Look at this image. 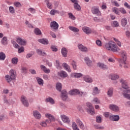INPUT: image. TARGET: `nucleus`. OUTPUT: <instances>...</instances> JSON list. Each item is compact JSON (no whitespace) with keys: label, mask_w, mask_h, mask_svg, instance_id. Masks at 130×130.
Here are the masks:
<instances>
[{"label":"nucleus","mask_w":130,"mask_h":130,"mask_svg":"<svg viewBox=\"0 0 130 130\" xmlns=\"http://www.w3.org/2000/svg\"><path fill=\"white\" fill-rule=\"evenodd\" d=\"M113 40L116 42L110 41L105 44V47L107 50L112 52H118L120 50L119 47H121V42L118 39L114 38ZM117 44V45H116ZM119 46V47H118Z\"/></svg>","instance_id":"nucleus-1"},{"label":"nucleus","mask_w":130,"mask_h":130,"mask_svg":"<svg viewBox=\"0 0 130 130\" xmlns=\"http://www.w3.org/2000/svg\"><path fill=\"white\" fill-rule=\"evenodd\" d=\"M87 108H86L87 112L90 113L91 114H95V111L94 110V107L91 103L87 102L86 103Z\"/></svg>","instance_id":"nucleus-2"},{"label":"nucleus","mask_w":130,"mask_h":130,"mask_svg":"<svg viewBox=\"0 0 130 130\" xmlns=\"http://www.w3.org/2000/svg\"><path fill=\"white\" fill-rule=\"evenodd\" d=\"M91 13L93 15H97V16H101V12L99 11V7L93 6L91 7Z\"/></svg>","instance_id":"nucleus-3"},{"label":"nucleus","mask_w":130,"mask_h":130,"mask_svg":"<svg viewBox=\"0 0 130 130\" xmlns=\"http://www.w3.org/2000/svg\"><path fill=\"white\" fill-rule=\"evenodd\" d=\"M61 119L64 123H70L71 122V120L70 118L65 115H60Z\"/></svg>","instance_id":"nucleus-4"},{"label":"nucleus","mask_w":130,"mask_h":130,"mask_svg":"<svg viewBox=\"0 0 130 130\" xmlns=\"http://www.w3.org/2000/svg\"><path fill=\"white\" fill-rule=\"evenodd\" d=\"M21 101L25 107H28V106H29V103L28 102V100H27V98H26V96L24 95L21 96Z\"/></svg>","instance_id":"nucleus-5"},{"label":"nucleus","mask_w":130,"mask_h":130,"mask_svg":"<svg viewBox=\"0 0 130 130\" xmlns=\"http://www.w3.org/2000/svg\"><path fill=\"white\" fill-rule=\"evenodd\" d=\"M120 53L121 54V57L122 58V59L120 60V61H126V59H127V54L126 53V52L124 50H123L121 51Z\"/></svg>","instance_id":"nucleus-6"},{"label":"nucleus","mask_w":130,"mask_h":130,"mask_svg":"<svg viewBox=\"0 0 130 130\" xmlns=\"http://www.w3.org/2000/svg\"><path fill=\"white\" fill-rule=\"evenodd\" d=\"M83 79L86 83H93V79L90 76L85 75L83 76Z\"/></svg>","instance_id":"nucleus-7"},{"label":"nucleus","mask_w":130,"mask_h":130,"mask_svg":"<svg viewBox=\"0 0 130 130\" xmlns=\"http://www.w3.org/2000/svg\"><path fill=\"white\" fill-rule=\"evenodd\" d=\"M82 30L83 31V32H84V33H85V34H87V35L93 33V31H92V29L87 26L83 27Z\"/></svg>","instance_id":"nucleus-8"},{"label":"nucleus","mask_w":130,"mask_h":130,"mask_svg":"<svg viewBox=\"0 0 130 130\" xmlns=\"http://www.w3.org/2000/svg\"><path fill=\"white\" fill-rule=\"evenodd\" d=\"M16 42L19 44V45H26V42L25 40L18 37L16 38Z\"/></svg>","instance_id":"nucleus-9"},{"label":"nucleus","mask_w":130,"mask_h":130,"mask_svg":"<svg viewBox=\"0 0 130 130\" xmlns=\"http://www.w3.org/2000/svg\"><path fill=\"white\" fill-rule=\"evenodd\" d=\"M78 49L81 50V51H82L83 52H88V48L86 47L83 45L78 44Z\"/></svg>","instance_id":"nucleus-10"},{"label":"nucleus","mask_w":130,"mask_h":130,"mask_svg":"<svg viewBox=\"0 0 130 130\" xmlns=\"http://www.w3.org/2000/svg\"><path fill=\"white\" fill-rule=\"evenodd\" d=\"M119 67L124 68V69H128V64L126 63V61H119Z\"/></svg>","instance_id":"nucleus-11"},{"label":"nucleus","mask_w":130,"mask_h":130,"mask_svg":"<svg viewBox=\"0 0 130 130\" xmlns=\"http://www.w3.org/2000/svg\"><path fill=\"white\" fill-rule=\"evenodd\" d=\"M61 98L63 101L68 99V92L67 90H63L61 93Z\"/></svg>","instance_id":"nucleus-12"},{"label":"nucleus","mask_w":130,"mask_h":130,"mask_svg":"<svg viewBox=\"0 0 130 130\" xmlns=\"http://www.w3.org/2000/svg\"><path fill=\"white\" fill-rule=\"evenodd\" d=\"M50 123V121L48 120V119L46 120L45 121H42L40 123V125L42 126V127H46L48 124Z\"/></svg>","instance_id":"nucleus-13"},{"label":"nucleus","mask_w":130,"mask_h":130,"mask_svg":"<svg viewBox=\"0 0 130 130\" xmlns=\"http://www.w3.org/2000/svg\"><path fill=\"white\" fill-rule=\"evenodd\" d=\"M50 27L54 29V30H57L58 29V23L55 21H52L50 23Z\"/></svg>","instance_id":"nucleus-14"},{"label":"nucleus","mask_w":130,"mask_h":130,"mask_svg":"<svg viewBox=\"0 0 130 130\" xmlns=\"http://www.w3.org/2000/svg\"><path fill=\"white\" fill-rule=\"evenodd\" d=\"M58 76L60 77V78H67L68 76L69 75L65 71H61L58 72Z\"/></svg>","instance_id":"nucleus-15"},{"label":"nucleus","mask_w":130,"mask_h":130,"mask_svg":"<svg viewBox=\"0 0 130 130\" xmlns=\"http://www.w3.org/2000/svg\"><path fill=\"white\" fill-rule=\"evenodd\" d=\"M10 76L12 78V79L15 80L17 77V73L15 70H11L10 71Z\"/></svg>","instance_id":"nucleus-16"},{"label":"nucleus","mask_w":130,"mask_h":130,"mask_svg":"<svg viewBox=\"0 0 130 130\" xmlns=\"http://www.w3.org/2000/svg\"><path fill=\"white\" fill-rule=\"evenodd\" d=\"M97 66L100 69H102V70H107L108 69L107 66L104 64V63L98 62Z\"/></svg>","instance_id":"nucleus-17"},{"label":"nucleus","mask_w":130,"mask_h":130,"mask_svg":"<svg viewBox=\"0 0 130 130\" xmlns=\"http://www.w3.org/2000/svg\"><path fill=\"white\" fill-rule=\"evenodd\" d=\"M109 108L111 110H113V111H119V108L115 105H110Z\"/></svg>","instance_id":"nucleus-18"},{"label":"nucleus","mask_w":130,"mask_h":130,"mask_svg":"<svg viewBox=\"0 0 130 130\" xmlns=\"http://www.w3.org/2000/svg\"><path fill=\"white\" fill-rule=\"evenodd\" d=\"M38 41L40 43H42V44H44V45H47L49 43L48 40L47 39H40L38 40Z\"/></svg>","instance_id":"nucleus-19"},{"label":"nucleus","mask_w":130,"mask_h":130,"mask_svg":"<svg viewBox=\"0 0 130 130\" xmlns=\"http://www.w3.org/2000/svg\"><path fill=\"white\" fill-rule=\"evenodd\" d=\"M33 115L34 117L37 119H40V118H41V114H40V113H39V112L38 111H34L33 112Z\"/></svg>","instance_id":"nucleus-20"},{"label":"nucleus","mask_w":130,"mask_h":130,"mask_svg":"<svg viewBox=\"0 0 130 130\" xmlns=\"http://www.w3.org/2000/svg\"><path fill=\"white\" fill-rule=\"evenodd\" d=\"M40 68L42 70V71L44 72V73H45L46 74H49V73H50V70L46 68L45 66L41 64L40 66Z\"/></svg>","instance_id":"nucleus-21"},{"label":"nucleus","mask_w":130,"mask_h":130,"mask_svg":"<svg viewBox=\"0 0 130 130\" xmlns=\"http://www.w3.org/2000/svg\"><path fill=\"white\" fill-rule=\"evenodd\" d=\"M110 119L113 120V121H118V120H119V116L112 115L110 116Z\"/></svg>","instance_id":"nucleus-22"},{"label":"nucleus","mask_w":130,"mask_h":130,"mask_svg":"<svg viewBox=\"0 0 130 130\" xmlns=\"http://www.w3.org/2000/svg\"><path fill=\"white\" fill-rule=\"evenodd\" d=\"M80 93V90L78 89H73L69 92V94L72 95H78Z\"/></svg>","instance_id":"nucleus-23"},{"label":"nucleus","mask_w":130,"mask_h":130,"mask_svg":"<svg viewBox=\"0 0 130 130\" xmlns=\"http://www.w3.org/2000/svg\"><path fill=\"white\" fill-rule=\"evenodd\" d=\"M62 67L64 68V70H66V71H67V72L69 73H71V68L69 64H68L67 63H63L62 64Z\"/></svg>","instance_id":"nucleus-24"},{"label":"nucleus","mask_w":130,"mask_h":130,"mask_svg":"<svg viewBox=\"0 0 130 130\" xmlns=\"http://www.w3.org/2000/svg\"><path fill=\"white\" fill-rule=\"evenodd\" d=\"M100 93V90L97 87H94L92 89V95H97Z\"/></svg>","instance_id":"nucleus-25"},{"label":"nucleus","mask_w":130,"mask_h":130,"mask_svg":"<svg viewBox=\"0 0 130 130\" xmlns=\"http://www.w3.org/2000/svg\"><path fill=\"white\" fill-rule=\"evenodd\" d=\"M109 79L111 80H118L119 79V76L116 74H111L109 75Z\"/></svg>","instance_id":"nucleus-26"},{"label":"nucleus","mask_w":130,"mask_h":130,"mask_svg":"<svg viewBox=\"0 0 130 130\" xmlns=\"http://www.w3.org/2000/svg\"><path fill=\"white\" fill-rule=\"evenodd\" d=\"M45 116L47 118H49V121H50V122H51V121H54L55 120L54 117H53V116L51 115L50 114H46Z\"/></svg>","instance_id":"nucleus-27"},{"label":"nucleus","mask_w":130,"mask_h":130,"mask_svg":"<svg viewBox=\"0 0 130 130\" xmlns=\"http://www.w3.org/2000/svg\"><path fill=\"white\" fill-rule=\"evenodd\" d=\"M84 61H85L86 64H87V66H88L89 67H90V66H92V61L90 60L89 57H86L84 58Z\"/></svg>","instance_id":"nucleus-28"},{"label":"nucleus","mask_w":130,"mask_h":130,"mask_svg":"<svg viewBox=\"0 0 130 130\" xmlns=\"http://www.w3.org/2000/svg\"><path fill=\"white\" fill-rule=\"evenodd\" d=\"M69 30H71V31L75 32V33H77V32H79V31H80L79 28L74 26H69Z\"/></svg>","instance_id":"nucleus-29"},{"label":"nucleus","mask_w":130,"mask_h":130,"mask_svg":"<svg viewBox=\"0 0 130 130\" xmlns=\"http://www.w3.org/2000/svg\"><path fill=\"white\" fill-rule=\"evenodd\" d=\"M61 52L64 57H67V55L68 54V50H67V48H62Z\"/></svg>","instance_id":"nucleus-30"},{"label":"nucleus","mask_w":130,"mask_h":130,"mask_svg":"<svg viewBox=\"0 0 130 130\" xmlns=\"http://www.w3.org/2000/svg\"><path fill=\"white\" fill-rule=\"evenodd\" d=\"M107 95L108 97H112V95H113V88H110L108 90L107 92Z\"/></svg>","instance_id":"nucleus-31"},{"label":"nucleus","mask_w":130,"mask_h":130,"mask_svg":"<svg viewBox=\"0 0 130 130\" xmlns=\"http://www.w3.org/2000/svg\"><path fill=\"white\" fill-rule=\"evenodd\" d=\"M36 80H37L39 85H40V86H43V84H44L43 79H42L40 77H37Z\"/></svg>","instance_id":"nucleus-32"},{"label":"nucleus","mask_w":130,"mask_h":130,"mask_svg":"<svg viewBox=\"0 0 130 130\" xmlns=\"http://www.w3.org/2000/svg\"><path fill=\"white\" fill-rule=\"evenodd\" d=\"M92 104H100V100L98 98H94L91 101Z\"/></svg>","instance_id":"nucleus-33"},{"label":"nucleus","mask_w":130,"mask_h":130,"mask_svg":"<svg viewBox=\"0 0 130 130\" xmlns=\"http://www.w3.org/2000/svg\"><path fill=\"white\" fill-rule=\"evenodd\" d=\"M121 24L122 27L126 26V24H127V20H126V18H123L121 20Z\"/></svg>","instance_id":"nucleus-34"},{"label":"nucleus","mask_w":130,"mask_h":130,"mask_svg":"<svg viewBox=\"0 0 130 130\" xmlns=\"http://www.w3.org/2000/svg\"><path fill=\"white\" fill-rule=\"evenodd\" d=\"M50 14L51 16H54L55 14H59V11L55 9H52L50 11Z\"/></svg>","instance_id":"nucleus-35"},{"label":"nucleus","mask_w":130,"mask_h":130,"mask_svg":"<svg viewBox=\"0 0 130 130\" xmlns=\"http://www.w3.org/2000/svg\"><path fill=\"white\" fill-rule=\"evenodd\" d=\"M72 77L73 78H81V77H83V74L81 73H73L72 74Z\"/></svg>","instance_id":"nucleus-36"},{"label":"nucleus","mask_w":130,"mask_h":130,"mask_svg":"<svg viewBox=\"0 0 130 130\" xmlns=\"http://www.w3.org/2000/svg\"><path fill=\"white\" fill-rule=\"evenodd\" d=\"M9 13H10V14H12V15L16 14V10H15V8L13 6L9 7Z\"/></svg>","instance_id":"nucleus-37"},{"label":"nucleus","mask_w":130,"mask_h":130,"mask_svg":"<svg viewBox=\"0 0 130 130\" xmlns=\"http://www.w3.org/2000/svg\"><path fill=\"white\" fill-rule=\"evenodd\" d=\"M112 12L115 13V14H116V15H120V12H119V9L118 8H117L116 7H114L112 9Z\"/></svg>","instance_id":"nucleus-38"},{"label":"nucleus","mask_w":130,"mask_h":130,"mask_svg":"<svg viewBox=\"0 0 130 130\" xmlns=\"http://www.w3.org/2000/svg\"><path fill=\"white\" fill-rule=\"evenodd\" d=\"M5 80H6L8 83H10V82L12 81V80L14 79H13V78L11 77L10 75H7L6 76H5Z\"/></svg>","instance_id":"nucleus-39"},{"label":"nucleus","mask_w":130,"mask_h":130,"mask_svg":"<svg viewBox=\"0 0 130 130\" xmlns=\"http://www.w3.org/2000/svg\"><path fill=\"white\" fill-rule=\"evenodd\" d=\"M6 59V54L3 52H0V60H5Z\"/></svg>","instance_id":"nucleus-40"},{"label":"nucleus","mask_w":130,"mask_h":130,"mask_svg":"<svg viewBox=\"0 0 130 130\" xmlns=\"http://www.w3.org/2000/svg\"><path fill=\"white\" fill-rule=\"evenodd\" d=\"M74 9H75V10H76L77 11H80L81 9V6H80V5H79V3L74 4Z\"/></svg>","instance_id":"nucleus-41"},{"label":"nucleus","mask_w":130,"mask_h":130,"mask_svg":"<svg viewBox=\"0 0 130 130\" xmlns=\"http://www.w3.org/2000/svg\"><path fill=\"white\" fill-rule=\"evenodd\" d=\"M1 43L3 44L4 45H6V44H8V39H7V37H4L2 41H1Z\"/></svg>","instance_id":"nucleus-42"},{"label":"nucleus","mask_w":130,"mask_h":130,"mask_svg":"<svg viewBox=\"0 0 130 130\" xmlns=\"http://www.w3.org/2000/svg\"><path fill=\"white\" fill-rule=\"evenodd\" d=\"M72 128L73 130H80L79 127H78V125L75 122H72Z\"/></svg>","instance_id":"nucleus-43"},{"label":"nucleus","mask_w":130,"mask_h":130,"mask_svg":"<svg viewBox=\"0 0 130 130\" xmlns=\"http://www.w3.org/2000/svg\"><path fill=\"white\" fill-rule=\"evenodd\" d=\"M34 32L36 35H41L42 34L41 30H40L38 28L35 29Z\"/></svg>","instance_id":"nucleus-44"},{"label":"nucleus","mask_w":130,"mask_h":130,"mask_svg":"<svg viewBox=\"0 0 130 130\" xmlns=\"http://www.w3.org/2000/svg\"><path fill=\"white\" fill-rule=\"evenodd\" d=\"M18 61H19V59H18V58L17 57H14L12 59V63L13 64H17Z\"/></svg>","instance_id":"nucleus-45"},{"label":"nucleus","mask_w":130,"mask_h":130,"mask_svg":"<svg viewBox=\"0 0 130 130\" xmlns=\"http://www.w3.org/2000/svg\"><path fill=\"white\" fill-rule=\"evenodd\" d=\"M55 66L58 69V70H61V65H60V63H59V61L56 60L55 63Z\"/></svg>","instance_id":"nucleus-46"},{"label":"nucleus","mask_w":130,"mask_h":130,"mask_svg":"<svg viewBox=\"0 0 130 130\" xmlns=\"http://www.w3.org/2000/svg\"><path fill=\"white\" fill-rule=\"evenodd\" d=\"M56 89L58 90V91H61V88H62L61 83H57L56 84Z\"/></svg>","instance_id":"nucleus-47"},{"label":"nucleus","mask_w":130,"mask_h":130,"mask_svg":"<svg viewBox=\"0 0 130 130\" xmlns=\"http://www.w3.org/2000/svg\"><path fill=\"white\" fill-rule=\"evenodd\" d=\"M112 26L117 28V27H119V23L117 21H114L112 23Z\"/></svg>","instance_id":"nucleus-48"},{"label":"nucleus","mask_w":130,"mask_h":130,"mask_svg":"<svg viewBox=\"0 0 130 130\" xmlns=\"http://www.w3.org/2000/svg\"><path fill=\"white\" fill-rule=\"evenodd\" d=\"M46 102H49L51 104H54V100L51 98H48L46 100Z\"/></svg>","instance_id":"nucleus-49"},{"label":"nucleus","mask_w":130,"mask_h":130,"mask_svg":"<svg viewBox=\"0 0 130 130\" xmlns=\"http://www.w3.org/2000/svg\"><path fill=\"white\" fill-rule=\"evenodd\" d=\"M71 64L72 65L74 70H77V62L76 61L74 60L71 61Z\"/></svg>","instance_id":"nucleus-50"},{"label":"nucleus","mask_w":130,"mask_h":130,"mask_svg":"<svg viewBox=\"0 0 130 130\" xmlns=\"http://www.w3.org/2000/svg\"><path fill=\"white\" fill-rule=\"evenodd\" d=\"M68 16L69 17V18L71 19V20H76V17H75V16L73 15L72 13H69L68 14Z\"/></svg>","instance_id":"nucleus-51"},{"label":"nucleus","mask_w":130,"mask_h":130,"mask_svg":"<svg viewBox=\"0 0 130 130\" xmlns=\"http://www.w3.org/2000/svg\"><path fill=\"white\" fill-rule=\"evenodd\" d=\"M37 52L38 54H40V55L44 56V55H45V54H46L45 53V52H42V51H41V50H40V49L37 50Z\"/></svg>","instance_id":"nucleus-52"},{"label":"nucleus","mask_w":130,"mask_h":130,"mask_svg":"<svg viewBox=\"0 0 130 130\" xmlns=\"http://www.w3.org/2000/svg\"><path fill=\"white\" fill-rule=\"evenodd\" d=\"M119 13H121L122 14H126V11H125V9H124V8H119Z\"/></svg>","instance_id":"nucleus-53"},{"label":"nucleus","mask_w":130,"mask_h":130,"mask_svg":"<svg viewBox=\"0 0 130 130\" xmlns=\"http://www.w3.org/2000/svg\"><path fill=\"white\" fill-rule=\"evenodd\" d=\"M24 50L25 49L24 48V47H21L20 48H18V53H22V52H23Z\"/></svg>","instance_id":"nucleus-54"},{"label":"nucleus","mask_w":130,"mask_h":130,"mask_svg":"<svg viewBox=\"0 0 130 130\" xmlns=\"http://www.w3.org/2000/svg\"><path fill=\"white\" fill-rule=\"evenodd\" d=\"M104 115L105 116V117H106L107 118L108 117H110V116H112V115H111V114L109 113V112H106L104 113Z\"/></svg>","instance_id":"nucleus-55"},{"label":"nucleus","mask_w":130,"mask_h":130,"mask_svg":"<svg viewBox=\"0 0 130 130\" xmlns=\"http://www.w3.org/2000/svg\"><path fill=\"white\" fill-rule=\"evenodd\" d=\"M14 5L16 8H20L21 7V3L20 2H14Z\"/></svg>","instance_id":"nucleus-56"},{"label":"nucleus","mask_w":130,"mask_h":130,"mask_svg":"<svg viewBox=\"0 0 130 130\" xmlns=\"http://www.w3.org/2000/svg\"><path fill=\"white\" fill-rule=\"evenodd\" d=\"M47 7L50 10H51V9H52V4H51V3H47Z\"/></svg>","instance_id":"nucleus-57"},{"label":"nucleus","mask_w":130,"mask_h":130,"mask_svg":"<svg viewBox=\"0 0 130 130\" xmlns=\"http://www.w3.org/2000/svg\"><path fill=\"white\" fill-rule=\"evenodd\" d=\"M25 24L26 25V26H28L29 28H34V26H33L32 24L29 23V22L27 21L25 22Z\"/></svg>","instance_id":"nucleus-58"},{"label":"nucleus","mask_w":130,"mask_h":130,"mask_svg":"<svg viewBox=\"0 0 130 130\" xmlns=\"http://www.w3.org/2000/svg\"><path fill=\"white\" fill-rule=\"evenodd\" d=\"M102 121V118L100 116H97L96 117V122H98L99 123H100Z\"/></svg>","instance_id":"nucleus-59"},{"label":"nucleus","mask_w":130,"mask_h":130,"mask_svg":"<svg viewBox=\"0 0 130 130\" xmlns=\"http://www.w3.org/2000/svg\"><path fill=\"white\" fill-rule=\"evenodd\" d=\"M96 44L98 46H102V43L101 42V41L99 40L96 41Z\"/></svg>","instance_id":"nucleus-60"},{"label":"nucleus","mask_w":130,"mask_h":130,"mask_svg":"<svg viewBox=\"0 0 130 130\" xmlns=\"http://www.w3.org/2000/svg\"><path fill=\"white\" fill-rule=\"evenodd\" d=\"M28 11L30 13H31V14H35V12H36V10L34 8H29L28 9Z\"/></svg>","instance_id":"nucleus-61"},{"label":"nucleus","mask_w":130,"mask_h":130,"mask_svg":"<svg viewBox=\"0 0 130 130\" xmlns=\"http://www.w3.org/2000/svg\"><path fill=\"white\" fill-rule=\"evenodd\" d=\"M76 123L78 124V125L79 126L80 124H81V123H83V122L82 121H81V120H80V119H77L76 120Z\"/></svg>","instance_id":"nucleus-62"},{"label":"nucleus","mask_w":130,"mask_h":130,"mask_svg":"<svg viewBox=\"0 0 130 130\" xmlns=\"http://www.w3.org/2000/svg\"><path fill=\"white\" fill-rule=\"evenodd\" d=\"M78 126H79L81 129H82V130L85 129V125H84V123L83 122L81 124H80Z\"/></svg>","instance_id":"nucleus-63"},{"label":"nucleus","mask_w":130,"mask_h":130,"mask_svg":"<svg viewBox=\"0 0 130 130\" xmlns=\"http://www.w3.org/2000/svg\"><path fill=\"white\" fill-rule=\"evenodd\" d=\"M51 48L52 50V51H57V48L55 46H52L51 47Z\"/></svg>","instance_id":"nucleus-64"}]
</instances>
